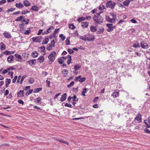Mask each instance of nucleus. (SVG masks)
I'll return each mask as SVG.
<instances>
[{"mask_svg":"<svg viewBox=\"0 0 150 150\" xmlns=\"http://www.w3.org/2000/svg\"><path fill=\"white\" fill-rule=\"evenodd\" d=\"M44 57L43 56H40L38 59L40 63L42 62L44 60Z\"/></svg>","mask_w":150,"mask_h":150,"instance_id":"nucleus-18","label":"nucleus"},{"mask_svg":"<svg viewBox=\"0 0 150 150\" xmlns=\"http://www.w3.org/2000/svg\"><path fill=\"white\" fill-rule=\"evenodd\" d=\"M85 18L83 17H82L80 18H79L77 20V21L79 22H81V21H83L85 20Z\"/></svg>","mask_w":150,"mask_h":150,"instance_id":"nucleus-30","label":"nucleus"},{"mask_svg":"<svg viewBox=\"0 0 150 150\" xmlns=\"http://www.w3.org/2000/svg\"><path fill=\"white\" fill-rule=\"evenodd\" d=\"M81 78V76L79 75V76L76 77L75 80L76 81H77L80 79Z\"/></svg>","mask_w":150,"mask_h":150,"instance_id":"nucleus-59","label":"nucleus"},{"mask_svg":"<svg viewBox=\"0 0 150 150\" xmlns=\"http://www.w3.org/2000/svg\"><path fill=\"white\" fill-rule=\"evenodd\" d=\"M91 30L93 32H95L97 29L96 27L94 26H92L90 27Z\"/></svg>","mask_w":150,"mask_h":150,"instance_id":"nucleus-27","label":"nucleus"},{"mask_svg":"<svg viewBox=\"0 0 150 150\" xmlns=\"http://www.w3.org/2000/svg\"><path fill=\"white\" fill-rule=\"evenodd\" d=\"M46 82L47 84V85L48 86V87H49L50 86V81L47 80L46 81Z\"/></svg>","mask_w":150,"mask_h":150,"instance_id":"nucleus-64","label":"nucleus"},{"mask_svg":"<svg viewBox=\"0 0 150 150\" xmlns=\"http://www.w3.org/2000/svg\"><path fill=\"white\" fill-rule=\"evenodd\" d=\"M13 56L12 55L9 56L7 58V60L9 62L11 63L13 61Z\"/></svg>","mask_w":150,"mask_h":150,"instance_id":"nucleus-21","label":"nucleus"},{"mask_svg":"<svg viewBox=\"0 0 150 150\" xmlns=\"http://www.w3.org/2000/svg\"><path fill=\"white\" fill-rule=\"evenodd\" d=\"M119 92L117 91H114L112 95L113 97L115 98L117 96H118Z\"/></svg>","mask_w":150,"mask_h":150,"instance_id":"nucleus-24","label":"nucleus"},{"mask_svg":"<svg viewBox=\"0 0 150 150\" xmlns=\"http://www.w3.org/2000/svg\"><path fill=\"white\" fill-rule=\"evenodd\" d=\"M8 75H10V76H11V78H12L13 77V72L12 71H9V72L8 74Z\"/></svg>","mask_w":150,"mask_h":150,"instance_id":"nucleus-55","label":"nucleus"},{"mask_svg":"<svg viewBox=\"0 0 150 150\" xmlns=\"http://www.w3.org/2000/svg\"><path fill=\"white\" fill-rule=\"evenodd\" d=\"M58 62L60 64H62L64 62V61L62 59H59V60L58 61Z\"/></svg>","mask_w":150,"mask_h":150,"instance_id":"nucleus-46","label":"nucleus"},{"mask_svg":"<svg viewBox=\"0 0 150 150\" xmlns=\"http://www.w3.org/2000/svg\"><path fill=\"white\" fill-rule=\"evenodd\" d=\"M144 131L146 133L150 134V131L148 129L146 128L144 129Z\"/></svg>","mask_w":150,"mask_h":150,"instance_id":"nucleus-62","label":"nucleus"},{"mask_svg":"<svg viewBox=\"0 0 150 150\" xmlns=\"http://www.w3.org/2000/svg\"><path fill=\"white\" fill-rule=\"evenodd\" d=\"M33 91V89H30L29 91H28L25 93V95L26 96H28L29 94L31 93Z\"/></svg>","mask_w":150,"mask_h":150,"instance_id":"nucleus-36","label":"nucleus"},{"mask_svg":"<svg viewBox=\"0 0 150 150\" xmlns=\"http://www.w3.org/2000/svg\"><path fill=\"white\" fill-rule=\"evenodd\" d=\"M82 26L84 28L87 27L88 25V22L84 21L82 23Z\"/></svg>","mask_w":150,"mask_h":150,"instance_id":"nucleus-15","label":"nucleus"},{"mask_svg":"<svg viewBox=\"0 0 150 150\" xmlns=\"http://www.w3.org/2000/svg\"><path fill=\"white\" fill-rule=\"evenodd\" d=\"M59 37L61 38V39L62 41H64L65 39V37L63 36L62 34H61L59 35Z\"/></svg>","mask_w":150,"mask_h":150,"instance_id":"nucleus-42","label":"nucleus"},{"mask_svg":"<svg viewBox=\"0 0 150 150\" xmlns=\"http://www.w3.org/2000/svg\"><path fill=\"white\" fill-rule=\"evenodd\" d=\"M11 79H7L6 81V86L7 87L8 86L9 84L10 83Z\"/></svg>","mask_w":150,"mask_h":150,"instance_id":"nucleus-22","label":"nucleus"},{"mask_svg":"<svg viewBox=\"0 0 150 150\" xmlns=\"http://www.w3.org/2000/svg\"><path fill=\"white\" fill-rule=\"evenodd\" d=\"M17 78V76H14V79L12 80V83H14L16 81V80Z\"/></svg>","mask_w":150,"mask_h":150,"instance_id":"nucleus-56","label":"nucleus"},{"mask_svg":"<svg viewBox=\"0 0 150 150\" xmlns=\"http://www.w3.org/2000/svg\"><path fill=\"white\" fill-rule=\"evenodd\" d=\"M15 56L17 57V58L18 59H19L20 60H21L22 59V58L21 57V56L20 55L17 54H16L15 55Z\"/></svg>","mask_w":150,"mask_h":150,"instance_id":"nucleus-37","label":"nucleus"},{"mask_svg":"<svg viewBox=\"0 0 150 150\" xmlns=\"http://www.w3.org/2000/svg\"><path fill=\"white\" fill-rule=\"evenodd\" d=\"M65 106L68 107L69 108H71L72 106V105L70 104H68L67 103H66L65 105Z\"/></svg>","mask_w":150,"mask_h":150,"instance_id":"nucleus-58","label":"nucleus"},{"mask_svg":"<svg viewBox=\"0 0 150 150\" xmlns=\"http://www.w3.org/2000/svg\"><path fill=\"white\" fill-rule=\"evenodd\" d=\"M42 98L40 97L36 98L35 100V101L37 103H39L40 104L41 103V100Z\"/></svg>","mask_w":150,"mask_h":150,"instance_id":"nucleus-20","label":"nucleus"},{"mask_svg":"<svg viewBox=\"0 0 150 150\" xmlns=\"http://www.w3.org/2000/svg\"><path fill=\"white\" fill-rule=\"evenodd\" d=\"M39 49H40L42 51H44L45 50V47L44 46H42L41 47H39Z\"/></svg>","mask_w":150,"mask_h":150,"instance_id":"nucleus-40","label":"nucleus"},{"mask_svg":"<svg viewBox=\"0 0 150 150\" xmlns=\"http://www.w3.org/2000/svg\"><path fill=\"white\" fill-rule=\"evenodd\" d=\"M87 88H84L83 89L82 92V95L84 96H85V93L87 92Z\"/></svg>","mask_w":150,"mask_h":150,"instance_id":"nucleus-33","label":"nucleus"},{"mask_svg":"<svg viewBox=\"0 0 150 150\" xmlns=\"http://www.w3.org/2000/svg\"><path fill=\"white\" fill-rule=\"evenodd\" d=\"M54 29V27L53 26H51L46 31V34L49 33L51 32L52 30Z\"/></svg>","mask_w":150,"mask_h":150,"instance_id":"nucleus-26","label":"nucleus"},{"mask_svg":"<svg viewBox=\"0 0 150 150\" xmlns=\"http://www.w3.org/2000/svg\"><path fill=\"white\" fill-rule=\"evenodd\" d=\"M21 21L22 22H24L25 23V24H28V23H29V19H28L27 21H25V19H22L21 20Z\"/></svg>","mask_w":150,"mask_h":150,"instance_id":"nucleus-47","label":"nucleus"},{"mask_svg":"<svg viewBox=\"0 0 150 150\" xmlns=\"http://www.w3.org/2000/svg\"><path fill=\"white\" fill-rule=\"evenodd\" d=\"M133 47L134 48L139 47L140 46L139 43L138 42H137L136 43L134 44Z\"/></svg>","mask_w":150,"mask_h":150,"instance_id":"nucleus-31","label":"nucleus"},{"mask_svg":"<svg viewBox=\"0 0 150 150\" xmlns=\"http://www.w3.org/2000/svg\"><path fill=\"white\" fill-rule=\"evenodd\" d=\"M81 68V67L79 65H75L74 67V69L75 70H79Z\"/></svg>","mask_w":150,"mask_h":150,"instance_id":"nucleus-32","label":"nucleus"},{"mask_svg":"<svg viewBox=\"0 0 150 150\" xmlns=\"http://www.w3.org/2000/svg\"><path fill=\"white\" fill-rule=\"evenodd\" d=\"M67 51L70 54H71L72 53H73L74 52V51L73 50L70 49H68Z\"/></svg>","mask_w":150,"mask_h":150,"instance_id":"nucleus-44","label":"nucleus"},{"mask_svg":"<svg viewBox=\"0 0 150 150\" xmlns=\"http://www.w3.org/2000/svg\"><path fill=\"white\" fill-rule=\"evenodd\" d=\"M40 38L39 37H36V42H41V39H40Z\"/></svg>","mask_w":150,"mask_h":150,"instance_id":"nucleus-48","label":"nucleus"},{"mask_svg":"<svg viewBox=\"0 0 150 150\" xmlns=\"http://www.w3.org/2000/svg\"><path fill=\"white\" fill-rule=\"evenodd\" d=\"M115 5L114 2L111 1H108L106 3V7L110 8L112 9L114 8Z\"/></svg>","mask_w":150,"mask_h":150,"instance_id":"nucleus-2","label":"nucleus"},{"mask_svg":"<svg viewBox=\"0 0 150 150\" xmlns=\"http://www.w3.org/2000/svg\"><path fill=\"white\" fill-rule=\"evenodd\" d=\"M56 140L59 142H62L63 143L67 145H69V143L68 142H65L63 140L59 138H56Z\"/></svg>","mask_w":150,"mask_h":150,"instance_id":"nucleus-13","label":"nucleus"},{"mask_svg":"<svg viewBox=\"0 0 150 150\" xmlns=\"http://www.w3.org/2000/svg\"><path fill=\"white\" fill-rule=\"evenodd\" d=\"M86 37L87 40L88 41H92L95 39L94 36L90 34L87 35Z\"/></svg>","mask_w":150,"mask_h":150,"instance_id":"nucleus-6","label":"nucleus"},{"mask_svg":"<svg viewBox=\"0 0 150 150\" xmlns=\"http://www.w3.org/2000/svg\"><path fill=\"white\" fill-rule=\"evenodd\" d=\"M31 55L33 57H36L38 56V53L36 52H34L32 53Z\"/></svg>","mask_w":150,"mask_h":150,"instance_id":"nucleus-25","label":"nucleus"},{"mask_svg":"<svg viewBox=\"0 0 150 150\" xmlns=\"http://www.w3.org/2000/svg\"><path fill=\"white\" fill-rule=\"evenodd\" d=\"M28 81L30 84H32L34 82V80L32 78H30L28 80Z\"/></svg>","mask_w":150,"mask_h":150,"instance_id":"nucleus-34","label":"nucleus"},{"mask_svg":"<svg viewBox=\"0 0 150 150\" xmlns=\"http://www.w3.org/2000/svg\"><path fill=\"white\" fill-rule=\"evenodd\" d=\"M67 94L65 93L62 96V97L60 98V100L62 102L64 101L67 98Z\"/></svg>","mask_w":150,"mask_h":150,"instance_id":"nucleus-11","label":"nucleus"},{"mask_svg":"<svg viewBox=\"0 0 150 150\" xmlns=\"http://www.w3.org/2000/svg\"><path fill=\"white\" fill-rule=\"evenodd\" d=\"M135 119L138 121L139 122H140L142 121L141 115L140 114H139L137 115L136 117L135 118Z\"/></svg>","mask_w":150,"mask_h":150,"instance_id":"nucleus-9","label":"nucleus"},{"mask_svg":"<svg viewBox=\"0 0 150 150\" xmlns=\"http://www.w3.org/2000/svg\"><path fill=\"white\" fill-rule=\"evenodd\" d=\"M93 19L95 21L96 23L100 24L103 22V18L100 15L96 16L95 15L93 17Z\"/></svg>","mask_w":150,"mask_h":150,"instance_id":"nucleus-1","label":"nucleus"},{"mask_svg":"<svg viewBox=\"0 0 150 150\" xmlns=\"http://www.w3.org/2000/svg\"><path fill=\"white\" fill-rule=\"evenodd\" d=\"M81 39L84 41L87 40L86 35L84 36L83 38H81Z\"/></svg>","mask_w":150,"mask_h":150,"instance_id":"nucleus-61","label":"nucleus"},{"mask_svg":"<svg viewBox=\"0 0 150 150\" xmlns=\"http://www.w3.org/2000/svg\"><path fill=\"white\" fill-rule=\"evenodd\" d=\"M6 2V0H2L0 1V5H1L5 4Z\"/></svg>","mask_w":150,"mask_h":150,"instance_id":"nucleus-54","label":"nucleus"},{"mask_svg":"<svg viewBox=\"0 0 150 150\" xmlns=\"http://www.w3.org/2000/svg\"><path fill=\"white\" fill-rule=\"evenodd\" d=\"M75 26L73 25V24H72L71 25H70L69 26V28L70 29H73L74 28H75Z\"/></svg>","mask_w":150,"mask_h":150,"instance_id":"nucleus-53","label":"nucleus"},{"mask_svg":"<svg viewBox=\"0 0 150 150\" xmlns=\"http://www.w3.org/2000/svg\"><path fill=\"white\" fill-rule=\"evenodd\" d=\"M24 5L25 6L28 7L30 5V3L27 0L23 2Z\"/></svg>","mask_w":150,"mask_h":150,"instance_id":"nucleus-17","label":"nucleus"},{"mask_svg":"<svg viewBox=\"0 0 150 150\" xmlns=\"http://www.w3.org/2000/svg\"><path fill=\"white\" fill-rule=\"evenodd\" d=\"M106 19L107 21L110 23H113L115 22V19H112L109 16H106Z\"/></svg>","mask_w":150,"mask_h":150,"instance_id":"nucleus-7","label":"nucleus"},{"mask_svg":"<svg viewBox=\"0 0 150 150\" xmlns=\"http://www.w3.org/2000/svg\"><path fill=\"white\" fill-rule=\"evenodd\" d=\"M42 89V88H36L34 90H35L34 93H35V92H38L40 90H41Z\"/></svg>","mask_w":150,"mask_h":150,"instance_id":"nucleus-43","label":"nucleus"},{"mask_svg":"<svg viewBox=\"0 0 150 150\" xmlns=\"http://www.w3.org/2000/svg\"><path fill=\"white\" fill-rule=\"evenodd\" d=\"M74 81H72L69 84H68L67 86V87L68 88H69L73 86L74 85Z\"/></svg>","mask_w":150,"mask_h":150,"instance_id":"nucleus-35","label":"nucleus"},{"mask_svg":"<svg viewBox=\"0 0 150 150\" xmlns=\"http://www.w3.org/2000/svg\"><path fill=\"white\" fill-rule=\"evenodd\" d=\"M104 31V29L102 28L101 29L100 28V30L97 31V33L100 34L103 32Z\"/></svg>","mask_w":150,"mask_h":150,"instance_id":"nucleus-41","label":"nucleus"},{"mask_svg":"<svg viewBox=\"0 0 150 150\" xmlns=\"http://www.w3.org/2000/svg\"><path fill=\"white\" fill-rule=\"evenodd\" d=\"M86 78L85 77H83L81 78L79 80V81L81 83H82L84 82L86 80Z\"/></svg>","mask_w":150,"mask_h":150,"instance_id":"nucleus-39","label":"nucleus"},{"mask_svg":"<svg viewBox=\"0 0 150 150\" xmlns=\"http://www.w3.org/2000/svg\"><path fill=\"white\" fill-rule=\"evenodd\" d=\"M3 34L4 37L7 38H10L11 37V34L8 33H4Z\"/></svg>","mask_w":150,"mask_h":150,"instance_id":"nucleus-12","label":"nucleus"},{"mask_svg":"<svg viewBox=\"0 0 150 150\" xmlns=\"http://www.w3.org/2000/svg\"><path fill=\"white\" fill-rule=\"evenodd\" d=\"M73 98L74 99V100L72 103V104L74 106H75V104H76L78 101V98H77L75 95L73 97Z\"/></svg>","mask_w":150,"mask_h":150,"instance_id":"nucleus-8","label":"nucleus"},{"mask_svg":"<svg viewBox=\"0 0 150 150\" xmlns=\"http://www.w3.org/2000/svg\"><path fill=\"white\" fill-rule=\"evenodd\" d=\"M106 26L108 28H113L112 26V24L111 23H108L106 24Z\"/></svg>","mask_w":150,"mask_h":150,"instance_id":"nucleus-45","label":"nucleus"},{"mask_svg":"<svg viewBox=\"0 0 150 150\" xmlns=\"http://www.w3.org/2000/svg\"><path fill=\"white\" fill-rule=\"evenodd\" d=\"M15 6L16 7L19 8H22L23 7V4L21 2L16 4Z\"/></svg>","mask_w":150,"mask_h":150,"instance_id":"nucleus-16","label":"nucleus"},{"mask_svg":"<svg viewBox=\"0 0 150 150\" xmlns=\"http://www.w3.org/2000/svg\"><path fill=\"white\" fill-rule=\"evenodd\" d=\"M30 10H34L36 11H39L38 7L35 5L33 6Z\"/></svg>","mask_w":150,"mask_h":150,"instance_id":"nucleus-19","label":"nucleus"},{"mask_svg":"<svg viewBox=\"0 0 150 150\" xmlns=\"http://www.w3.org/2000/svg\"><path fill=\"white\" fill-rule=\"evenodd\" d=\"M49 41V39L48 38H45L44 40L42 43V44H47Z\"/></svg>","mask_w":150,"mask_h":150,"instance_id":"nucleus-23","label":"nucleus"},{"mask_svg":"<svg viewBox=\"0 0 150 150\" xmlns=\"http://www.w3.org/2000/svg\"><path fill=\"white\" fill-rule=\"evenodd\" d=\"M65 42H66V43L67 45H70V41H69V40L68 39V38H67Z\"/></svg>","mask_w":150,"mask_h":150,"instance_id":"nucleus-57","label":"nucleus"},{"mask_svg":"<svg viewBox=\"0 0 150 150\" xmlns=\"http://www.w3.org/2000/svg\"><path fill=\"white\" fill-rule=\"evenodd\" d=\"M18 102L19 103L23 105L24 104L23 101L21 100H18Z\"/></svg>","mask_w":150,"mask_h":150,"instance_id":"nucleus-60","label":"nucleus"},{"mask_svg":"<svg viewBox=\"0 0 150 150\" xmlns=\"http://www.w3.org/2000/svg\"><path fill=\"white\" fill-rule=\"evenodd\" d=\"M26 77V75H24L23 76L22 78H21V81H20V83L21 84L23 81V80Z\"/></svg>","mask_w":150,"mask_h":150,"instance_id":"nucleus-51","label":"nucleus"},{"mask_svg":"<svg viewBox=\"0 0 150 150\" xmlns=\"http://www.w3.org/2000/svg\"><path fill=\"white\" fill-rule=\"evenodd\" d=\"M141 46L142 48L146 49L148 46V44L147 43L145 42L144 41H141L140 42Z\"/></svg>","mask_w":150,"mask_h":150,"instance_id":"nucleus-5","label":"nucleus"},{"mask_svg":"<svg viewBox=\"0 0 150 150\" xmlns=\"http://www.w3.org/2000/svg\"><path fill=\"white\" fill-rule=\"evenodd\" d=\"M4 53L7 55H9L11 54V53L10 52L8 51L7 50L5 51L4 52Z\"/></svg>","mask_w":150,"mask_h":150,"instance_id":"nucleus-50","label":"nucleus"},{"mask_svg":"<svg viewBox=\"0 0 150 150\" xmlns=\"http://www.w3.org/2000/svg\"><path fill=\"white\" fill-rule=\"evenodd\" d=\"M123 4L125 6H127L129 4V1H128L127 0H126L123 2Z\"/></svg>","mask_w":150,"mask_h":150,"instance_id":"nucleus-38","label":"nucleus"},{"mask_svg":"<svg viewBox=\"0 0 150 150\" xmlns=\"http://www.w3.org/2000/svg\"><path fill=\"white\" fill-rule=\"evenodd\" d=\"M113 28H108L107 30L108 32H110L113 30Z\"/></svg>","mask_w":150,"mask_h":150,"instance_id":"nucleus-63","label":"nucleus"},{"mask_svg":"<svg viewBox=\"0 0 150 150\" xmlns=\"http://www.w3.org/2000/svg\"><path fill=\"white\" fill-rule=\"evenodd\" d=\"M29 12L30 11H25V10H23L22 11L21 13L22 14H25Z\"/></svg>","mask_w":150,"mask_h":150,"instance_id":"nucleus-49","label":"nucleus"},{"mask_svg":"<svg viewBox=\"0 0 150 150\" xmlns=\"http://www.w3.org/2000/svg\"><path fill=\"white\" fill-rule=\"evenodd\" d=\"M31 32V30L30 29L26 30L25 32L24 33V34L26 35L29 34Z\"/></svg>","mask_w":150,"mask_h":150,"instance_id":"nucleus-52","label":"nucleus"},{"mask_svg":"<svg viewBox=\"0 0 150 150\" xmlns=\"http://www.w3.org/2000/svg\"><path fill=\"white\" fill-rule=\"evenodd\" d=\"M116 14H115L114 13H110V17L112 18V19H115V21L116 20Z\"/></svg>","mask_w":150,"mask_h":150,"instance_id":"nucleus-28","label":"nucleus"},{"mask_svg":"<svg viewBox=\"0 0 150 150\" xmlns=\"http://www.w3.org/2000/svg\"><path fill=\"white\" fill-rule=\"evenodd\" d=\"M36 62V60L35 59L31 60L27 62L30 64L32 65H35Z\"/></svg>","mask_w":150,"mask_h":150,"instance_id":"nucleus-10","label":"nucleus"},{"mask_svg":"<svg viewBox=\"0 0 150 150\" xmlns=\"http://www.w3.org/2000/svg\"><path fill=\"white\" fill-rule=\"evenodd\" d=\"M56 54V52L55 51L52 52L48 57V59L52 61H54L55 60L54 56Z\"/></svg>","mask_w":150,"mask_h":150,"instance_id":"nucleus-3","label":"nucleus"},{"mask_svg":"<svg viewBox=\"0 0 150 150\" xmlns=\"http://www.w3.org/2000/svg\"><path fill=\"white\" fill-rule=\"evenodd\" d=\"M51 43H53L52 45H48V47H47L46 49L48 50H52V48L53 47L55 46V42L54 40H52L51 41Z\"/></svg>","mask_w":150,"mask_h":150,"instance_id":"nucleus-4","label":"nucleus"},{"mask_svg":"<svg viewBox=\"0 0 150 150\" xmlns=\"http://www.w3.org/2000/svg\"><path fill=\"white\" fill-rule=\"evenodd\" d=\"M1 44V50H5L6 49V46L2 42L0 43V45Z\"/></svg>","mask_w":150,"mask_h":150,"instance_id":"nucleus-29","label":"nucleus"},{"mask_svg":"<svg viewBox=\"0 0 150 150\" xmlns=\"http://www.w3.org/2000/svg\"><path fill=\"white\" fill-rule=\"evenodd\" d=\"M146 124V127L149 128L150 127V122L147 120H145L144 121Z\"/></svg>","mask_w":150,"mask_h":150,"instance_id":"nucleus-14","label":"nucleus"}]
</instances>
